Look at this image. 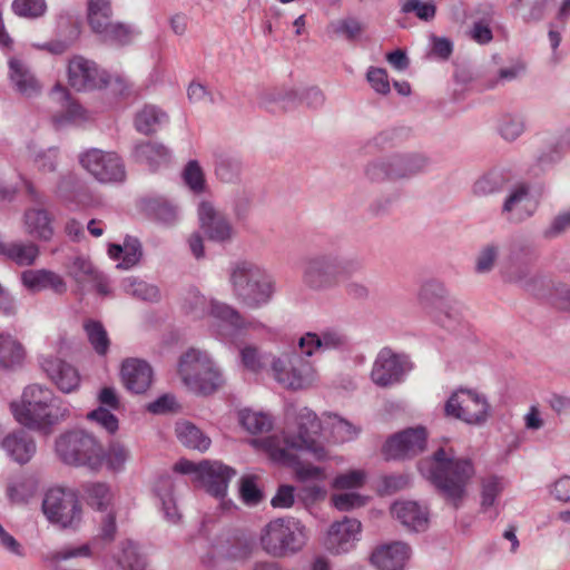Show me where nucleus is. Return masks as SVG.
Wrapping results in <instances>:
<instances>
[{
    "label": "nucleus",
    "mask_w": 570,
    "mask_h": 570,
    "mask_svg": "<svg viewBox=\"0 0 570 570\" xmlns=\"http://www.w3.org/2000/svg\"><path fill=\"white\" fill-rule=\"evenodd\" d=\"M1 446L6 454L19 464L28 463L37 451L33 438L23 430H16L2 438Z\"/></svg>",
    "instance_id": "27"
},
{
    "label": "nucleus",
    "mask_w": 570,
    "mask_h": 570,
    "mask_svg": "<svg viewBox=\"0 0 570 570\" xmlns=\"http://www.w3.org/2000/svg\"><path fill=\"white\" fill-rule=\"evenodd\" d=\"M356 256L343 257L332 253L308 256L303 262L302 282L312 291L323 292L336 287L341 277L350 278L363 271Z\"/></svg>",
    "instance_id": "4"
},
{
    "label": "nucleus",
    "mask_w": 570,
    "mask_h": 570,
    "mask_svg": "<svg viewBox=\"0 0 570 570\" xmlns=\"http://www.w3.org/2000/svg\"><path fill=\"white\" fill-rule=\"evenodd\" d=\"M197 214L200 228L210 240L223 243L232 239L234 229L230 222L213 203L200 202Z\"/></svg>",
    "instance_id": "20"
},
{
    "label": "nucleus",
    "mask_w": 570,
    "mask_h": 570,
    "mask_svg": "<svg viewBox=\"0 0 570 570\" xmlns=\"http://www.w3.org/2000/svg\"><path fill=\"white\" fill-rule=\"evenodd\" d=\"M209 315L220 323L226 330L227 336H235L239 331L247 327V323L240 313L232 305L212 299L209 304Z\"/></svg>",
    "instance_id": "33"
},
{
    "label": "nucleus",
    "mask_w": 570,
    "mask_h": 570,
    "mask_svg": "<svg viewBox=\"0 0 570 570\" xmlns=\"http://www.w3.org/2000/svg\"><path fill=\"white\" fill-rule=\"evenodd\" d=\"M296 421L297 432H285L284 445L275 444L273 439L265 441L269 456L275 462L293 466L296 479L301 482L323 481L326 478L323 468L303 463L294 453V451H306L316 461H326L331 458L327 449L316 439L322 431V423L307 407L299 410Z\"/></svg>",
    "instance_id": "1"
},
{
    "label": "nucleus",
    "mask_w": 570,
    "mask_h": 570,
    "mask_svg": "<svg viewBox=\"0 0 570 570\" xmlns=\"http://www.w3.org/2000/svg\"><path fill=\"white\" fill-rule=\"evenodd\" d=\"M412 368L413 364L406 354L383 347L375 356L370 377L375 385L387 389L403 382Z\"/></svg>",
    "instance_id": "14"
},
{
    "label": "nucleus",
    "mask_w": 570,
    "mask_h": 570,
    "mask_svg": "<svg viewBox=\"0 0 570 570\" xmlns=\"http://www.w3.org/2000/svg\"><path fill=\"white\" fill-rule=\"evenodd\" d=\"M236 471L218 461H202L200 474L198 481L206 489V491L216 497L224 498L227 492L228 483Z\"/></svg>",
    "instance_id": "21"
},
{
    "label": "nucleus",
    "mask_w": 570,
    "mask_h": 570,
    "mask_svg": "<svg viewBox=\"0 0 570 570\" xmlns=\"http://www.w3.org/2000/svg\"><path fill=\"white\" fill-rule=\"evenodd\" d=\"M499 254L500 246L495 243H489L482 246L475 257V272L478 274L490 273L499 258Z\"/></svg>",
    "instance_id": "53"
},
{
    "label": "nucleus",
    "mask_w": 570,
    "mask_h": 570,
    "mask_svg": "<svg viewBox=\"0 0 570 570\" xmlns=\"http://www.w3.org/2000/svg\"><path fill=\"white\" fill-rule=\"evenodd\" d=\"M9 78L14 89L27 98L36 97L41 91L39 81L20 59L11 58L9 60Z\"/></svg>",
    "instance_id": "32"
},
{
    "label": "nucleus",
    "mask_w": 570,
    "mask_h": 570,
    "mask_svg": "<svg viewBox=\"0 0 570 570\" xmlns=\"http://www.w3.org/2000/svg\"><path fill=\"white\" fill-rule=\"evenodd\" d=\"M539 207V199L531 193L527 183L513 185L505 196L501 215L513 225L521 224L531 218Z\"/></svg>",
    "instance_id": "16"
},
{
    "label": "nucleus",
    "mask_w": 570,
    "mask_h": 570,
    "mask_svg": "<svg viewBox=\"0 0 570 570\" xmlns=\"http://www.w3.org/2000/svg\"><path fill=\"white\" fill-rule=\"evenodd\" d=\"M366 473L363 470H350L337 474L332 481V488L336 490H356L364 485Z\"/></svg>",
    "instance_id": "55"
},
{
    "label": "nucleus",
    "mask_w": 570,
    "mask_h": 570,
    "mask_svg": "<svg viewBox=\"0 0 570 570\" xmlns=\"http://www.w3.org/2000/svg\"><path fill=\"white\" fill-rule=\"evenodd\" d=\"M87 419L97 423L100 428L106 430L109 434H115L119 429V422L116 415L110 410L99 406L87 414Z\"/></svg>",
    "instance_id": "60"
},
{
    "label": "nucleus",
    "mask_w": 570,
    "mask_h": 570,
    "mask_svg": "<svg viewBox=\"0 0 570 570\" xmlns=\"http://www.w3.org/2000/svg\"><path fill=\"white\" fill-rule=\"evenodd\" d=\"M570 229V209L559 213L542 232L547 239H552L561 236Z\"/></svg>",
    "instance_id": "64"
},
{
    "label": "nucleus",
    "mask_w": 570,
    "mask_h": 570,
    "mask_svg": "<svg viewBox=\"0 0 570 570\" xmlns=\"http://www.w3.org/2000/svg\"><path fill=\"white\" fill-rule=\"evenodd\" d=\"M498 131L507 141L517 140L525 131V120L520 114H504L499 118Z\"/></svg>",
    "instance_id": "47"
},
{
    "label": "nucleus",
    "mask_w": 570,
    "mask_h": 570,
    "mask_svg": "<svg viewBox=\"0 0 570 570\" xmlns=\"http://www.w3.org/2000/svg\"><path fill=\"white\" fill-rule=\"evenodd\" d=\"M503 490V484L500 478L498 476H489L482 480V490H481V507L482 509H488L493 507L498 495Z\"/></svg>",
    "instance_id": "61"
},
{
    "label": "nucleus",
    "mask_w": 570,
    "mask_h": 570,
    "mask_svg": "<svg viewBox=\"0 0 570 570\" xmlns=\"http://www.w3.org/2000/svg\"><path fill=\"white\" fill-rule=\"evenodd\" d=\"M137 163L148 166L153 171L170 163L171 151L158 141H141L135 145L132 151Z\"/></svg>",
    "instance_id": "30"
},
{
    "label": "nucleus",
    "mask_w": 570,
    "mask_h": 570,
    "mask_svg": "<svg viewBox=\"0 0 570 570\" xmlns=\"http://www.w3.org/2000/svg\"><path fill=\"white\" fill-rule=\"evenodd\" d=\"M176 435L181 444L189 449L204 452L210 446V439L196 425L189 422H181L176 425Z\"/></svg>",
    "instance_id": "40"
},
{
    "label": "nucleus",
    "mask_w": 570,
    "mask_h": 570,
    "mask_svg": "<svg viewBox=\"0 0 570 570\" xmlns=\"http://www.w3.org/2000/svg\"><path fill=\"white\" fill-rule=\"evenodd\" d=\"M428 166L429 158L423 154H394L368 163L365 175L372 181L409 179Z\"/></svg>",
    "instance_id": "9"
},
{
    "label": "nucleus",
    "mask_w": 570,
    "mask_h": 570,
    "mask_svg": "<svg viewBox=\"0 0 570 570\" xmlns=\"http://www.w3.org/2000/svg\"><path fill=\"white\" fill-rule=\"evenodd\" d=\"M59 459L71 466L101 470V442L86 430H71L59 435L55 443Z\"/></svg>",
    "instance_id": "7"
},
{
    "label": "nucleus",
    "mask_w": 570,
    "mask_h": 570,
    "mask_svg": "<svg viewBox=\"0 0 570 570\" xmlns=\"http://www.w3.org/2000/svg\"><path fill=\"white\" fill-rule=\"evenodd\" d=\"M0 256L19 267L33 266L40 256L39 246L32 240H3L0 237Z\"/></svg>",
    "instance_id": "26"
},
{
    "label": "nucleus",
    "mask_w": 570,
    "mask_h": 570,
    "mask_svg": "<svg viewBox=\"0 0 570 570\" xmlns=\"http://www.w3.org/2000/svg\"><path fill=\"white\" fill-rule=\"evenodd\" d=\"M83 327L92 348L99 355H105L110 341L104 325L98 321L90 320L85 323Z\"/></svg>",
    "instance_id": "49"
},
{
    "label": "nucleus",
    "mask_w": 570,
    "mask_h": 570,
    "mask_svg": "<svg viewBox=\"0 0 570 570\" xmlns=\"http://www.w3.org/2000/svg\"><path fill=\"white\" fill-rule=\"evenodd\" d=\"M16 421L32 431H48L69 416V410L57 403L52 391L40 384L24 387L20 401L10 404Z\"/></svg>",
    "instance_id": "3"
},
{
    "label": "nucleus",
    "mask_w": 570,
    "mask_h": 570,
    "mask_svg": "<svg viewBox=\"0 0 570 570\" xmlns=\"http://www.w3.org/2000/svg\"><path fill=\"white\" fill-rule=\"evenodd\" d=\"M363 24L352 17L333 21L328 26L330 32L337 37H344L348 41L357 39L363 32Z\"/></svg>",
    "instance_id": "51"
},
{
    "label": "nucleus",
    "mask_w": 570,
    "mask_h": 570,
    "mask_svg": "<svg viewBox=\"0 0 570 570\" xmlns=\"http://www.w3.org/2000/svg\"><path fill=\"white\" fill-rule=\"evenodd\" d=\"M87 503L99 511H105L112 501L110 487L105 482H91L85 485Z\"/></svg>",
    "instance_id": "46"
},
{
    "label": "nucleus",
    "mask_w": 570,
    "mask_h": 570,
    "mask_svg": "<svg viewBox=\"0 0 570 570\" xmlns=\"http://www.w3.org/2000/svg\"><path fill=\"white\" fill-rule=\"evenodd\" d=\"M130 459V451L119 442H111L107 450L101 444V468L111 472H121Z\"/></svg>",
    "instance_id": "41"
},
{
    "label": "nucleus",
    "mask_w": 570,
    "mask_h": 570,
    "mask_svg": "<svg viewBox=\"0 0 570 570\" xmlns=\"http://www.w3.org/2000/svg\"><path fill=\"white\" fill-rule=\"evenodd\" d=\"M502 188L501 178L495 174H488L479 178L473 185V194L480 197L499 193Z\"/></svg>",
    "instance_id": "63"
},
{
    "label": "nucleus",
    "mask_w": 570,
    "mask_h": 570,
    "mask_svg": "<svg viewBox=\"0 0 570 570\" xmlns=\"http://www.w3.org/2000/svg\"><path fill=\"white\" fill-rule=\"evenodd\" d=\"M444 413L469 425H484L491 416L487 396L472 389L459 387L444 404Z\"/></svg>",
    "instance_id": "10"
},
{
    "label": "nucleus",
    "mask_w": 570,
    "mask_h": 570,
    "mask_svg": "<svg viewBox=\"0 0 570 570\" xmlns=\"http://www.w3.org/2000/svg\"><path fill=\"white\" fill-rule=\"evenodd\" d=\"M178 373L190 391L204 395L215 392L224 383L220 371L210 357L195 348L181 355Z\"/></svg>",
    "instance_id": "8"
},
{
    "label": "nucleus",
    "mask_w": 570,
    "mask_h": 570,
    "mask_svg": "<svg viewBox=\"0 0 570 570\" xmlns=\"http://www.w3.org/2000/svg\"><path fill=\"white\" fill-rule=\"evenodd\" d=\"M51 96L55 100L61 102L63 107H66L65 116L62 119H58L59 122L73 121L83 118L85 110L80 105L70 101L69 92L65 87L56 85L51 91Z\"/></svg>",
    "instance_id": "50"
},
{
    "label": "nucleus",
    "mask_w": 570,
    "mask_h": 570,
    "mask_svg": "<svg viewBox=\"0 0 570 570\" xmlns=\"http://www.w3.org/2000/svg\"><path fill=\"white\" fill-rule=\"evenodd\" d=\"M108 255L112 259L121 258V262L117 264V268L129 269L136 266L141 259V244L137 238L128 236L125 238L122 245H109Z\"/></svg>",
    "instance_id": "36"
},
{
    "label": "nucleus",
    "mask_w": 570,
    "mask_h": 570,
    "mask_svg": "<svg viewBox=\"0 0 570 570\" xmlns=\"http://www.w3.org/2000/svg\"><path fill=\"white\" fill-rule=\"evenodd\" d=\"M169 117L166 111L156 105H145L139 109L134 119L136 130L142 135L155 134L163 125L167 124Z\"/></svg>",
    "instance_id": "35"
},
{
    "label": "nucleus",
    "mask_w": 570,
    "mask_h": 570,
    "mask_svg": "<svg viewBox=\"0 0 570 570\" xmlns=\"http://www.w3.org/2000/svg\"><path fill=\"white\" fill-rule=\"evenodd\" d=\"M184 183L195 194H202L206 190L205 174L197 160H189L183 171Z\"/></svg>",
    "instance_id": "52"
},
{
    "label": "nucleus",
    "mask_w": 570,
    "mask_h": 570,
    "mask_svg": "<svg viewBox=\"0 0 570 570\" xmlns=\"http://www.w3.org/2000/svg\"><path fill=\"white\" fill-rule=\"evenodd\" d=\"M41 365L61 392L71 393L79 387L80 374L73 365L57 357L45 358Z\"/></svg>",
    "instance_id": "23"
},
{
    "label": "nucleus",
    "mask_w": 570,
    "mask_h": 570,
    "mask_svg": "<svg viewBox=\"0 0 570 570\" xmlns=\"http://www.w3.org/2000/svg\"><path fill=\"white\" fill-rule=\"evenodd\" d=\"M68 82L78 91L100 89L109 83V75L95 61L73 56L68 63Z\"/></svg>",
    "instance_id": "18"
},
{
    "label": "nucleus",
    "mask_w": 570,
    "mask_h": 570,
    "mask_svg": "<svg viewBox=\"0 0 570 570\" xmlns=\"http://www.w3.org/2000/svg\"><path fill=\"white\" fill-rule=\"evenodd\" d=\"M20 279L22 285L33 293L51 289L62 295L67 292V284L62 276L50 269H26L21 273Z\"/></svg>",
    "instance_id": "25"
},
{
    "label": "nucleus",
    "mask_w": 570,
    "mask_h": 570,
    "mask_svg": "<svg viewBox=\"0 0 570 570\" xmlns=\"http://www.w3.org/2000/svg\"><path fill=\"white\" fill-rule=\"evenodd\" d=\"M126 294L146 302H157L160 293L157 286L149 284L137 277H127L121 283Z\"/></svg>",
    "instance_id": "43"
},
{
    "label": "nucleus",
    "mask_w": 570,
    "mask_h": 570,
    "mask_svg": "<svg viewBox=\"0 0 570 570\" xmlns=\"http://www.w3.org/2000/svg\"><path fill=\"white\" fill-rule=\"evenodd\" d=\"M411 554L407 543L395 541L376 548L371 554V562L379 570H402Z\"/></svg>",
    "instance_id": "22"
},
{
    "label": "nucleus",
    "mask_w": 570,
    "mask_h": 570,
    "mask_svg": "<svg viewBox=\"0 0 570 570\" xmlns=\"http://www.w3.org/2000/svg\"><path fill=\"white\" fill-rule=\"evenodd\" d=\"M401 12L414 13L420 20L431 21L436 13V7L433 2H422L421 0H402Z\"/></svg>",
    "instance_id": "57"
},
{
    "label": "nucleus",
    "mask_w": 570,
    "mask_h": 570,
    "mask_svg": "<svg viewBox=\"0 0 570 570\" xmlns=\"http://www.w3.org/2000/svg\"><path fill=\"white\" fill-rule=\"evenodd\" d=\"M428 432L423 426L409 428L389 438L383 446L387 460H404L424 451Z\"/></svg>",
    "instance_id": "17"
},
{
    "label": "nucleus",
    "mask_w": 570,
    "mask_h": 570,
    "mask_svg": "<svg viewBox=\"0 0 570 570\" xmlns=\"http://www.w3.org/2000/svg\"><path fill=\"white\" fill-rule=\"evenodd\" d=\"M174 483L169 476H161L157 481L156 492L163 505L164 515L170 523H177L180 514L173 498Z\"/></svg>",
    "instance_id": "42"
},
{
    "label": "nucleus",
    "mask_w": 570,
    "mask_h": 570,
    "mask_svg": "<svg viewBox=\"0 0 570 570\" xmlns=\"http://www.w3.org/2000/svg\"><path fill=\"white\" fill-rule=\"evenodd\" d=\"M53 219L43 208H29L23 214V229L31 238L49 242L55 235Z\"/></svg>",
    "instance_id": "29"
},
{
    "label": "nucleus",
    "mask_w": 570,
    "mask_h": 570,
    "mask_svg": "<svg viewBox=\"0 0 570 570\" xmlns=\"http://www.w3.org/2000/svg\"><path fill=\"white\" fill-rule=\"evenodd\" d=\"M47 3L45 0H13L12 11L22 18L36 19L45 14Z\"/></svg>",
    "instance_id": "56"
},
{
    "label": "nucleus",
    "mask_w": 570,
    "mask_h": 570,
    "mask_svg": "<svg viewBox=\"0 0 570 570\" xmlns=\"http://www.w3.org/2000/svg\"><path fill=\"white\" fill-rule=\"evenodd\" d=\"M318 337L322 351L343 350L348 345V337L340 330H325Z\"/></svg>",
    "instance_id": "62"
},
{
    "label": "nucleus",
    "mask_w": 570,
    "mask_h": 570,
    "mask_svg": "<svg viewBox=\"0 0 570 570\" xmlns=\"http://www.w3.org/2000/svg\"><path fill=\"white\" fill-rule=\"evenodd\" d=\"M153 368L139 358H128L121 366V380L126 389L132 393H145L153 382Z\"/></svg>",
    "instance_id": "24"
},
{
    "label": "nucleus",
    "mask_w": 570,
    "mask_h": 570,
    "mask_svg": "<svg viewBox=\"0 0 570 570\" xmlns=\"http://www.w3.org/2000/svg\"><path fill=\"white\" fill-rule=\"evenodd\" d=\"M134 30L130 26L122 22H112L99 36L104 41L125 45L131 40Z\"/></svg>",
    "instance_id": "58"
},
{
    "label": "nucleus",
    "mask_w": 570,
    "mask_h": 570,
    "mask_svg": "<svg viewBox=\"0 0 570 570\" xmlns=\"http://www.w3.org/2000/svg\"><path fill=\"white\" fill-rule=\"evenodd\" d=\"M146 214L164 226H174L179 219L178 207L168 199L147 198L142 203Z\"/></svg>",
    "instance_id": "37"
},
{
    "label": "nucleus",
    "mask_w": 570,
    "mask_h": 570,
    "mask_svg": "<svg viewBox=\"0 0 570 570\" xmlns=\"http://www.w3.org/2000/svg\"><path fill=\"white\" fill-rule=\"evenodd\" d=\"M79 161L100 183H121L125 180L124 163L115 153L92 148L82 153Z\"/></svg>",
    "instance_id": "15"
},
{
    "label": "nucleus",
    "mask_w": 570,
    "mask_h": 570,
    "mask_svg": "<svg viewBox=\"0 0 570 570\" xmlns=\"http://www.w3.org/2000/svg\"><path fill=\"white\" fill-rule=\"evenodd\" d=\"M239 421L243 428L252 434L268 432L273 426L269 415L252 410L240 411Z\"/></svg>",
    "instance_id": "48"
},
{
    "label": "nucleus",
    "mask_w": 570,
    "mask_h": 570,
    "mask_svg": "<svg viewBox=\"0 0 570 570\" xmlns=\"http://www.w3.org/2000/svg\"><path fill=\"white\" fill-rule=\"evenodd\" d=\"M37 492V482L29 476H20L9 482L7 495L14 504L28 502Z\"/></svg>",
    "instance_id": "45"
},
{
    "label": "nucleus",
    "mask_w": 570,
    "mask_h": 570,
    "mask_svg": "<svg viewBox=\"0 0 570 570\" xmlns=\"http://www.w3.org/2000/svg\"><path fill=\"white\" fill-rule=\"evenodd\" d=\"M362 524L357 519L343 518L331 524L326 540V549L334 554H342L351 551L360 540Z\"/></svg>",
    "instance_id": "19"
},
{
    "label": "nucleus",
    "mask_w": 570,
    "mask_h": 570,
    "mask_svg": "<svg viewBox=\"0 0 570 570\" xmlns=\"http://www.w3.org/2000/svg\"><path fill=\"white\" fill-rule=\"evenodd\" d=\"M391 512L410 531L419 532L428 528V511L414 501L395 502Z\"/></svg>",
    "instance_id": "31"
},
{
    "label": "nucleus",
    "mask_w": 570,
    "mask_h": 570,
    "mask_svg": "<svg viewBox=\"0 0 570 570\" xmlns=\"http://www.w3.org/2000/svg\"><path fill=\"white\" fill-rule=\"evenodd\" d=\"M253 548V542L243 533L222 534L213 546L215 554L232 560L248 558Z\"/></svg>",
    "instance_id": "28"
},
{
    "label": "nucleus",
    "mask_w": 570,
    "mask_h": 570,
    "mask_svg": "<svg viewBox=\"0 0 570 570\" xmlns=\"http://www.w3.org/2000/svg\"><path fill=\"white\" fill-rule=\"evenodd\" d=\"M243 173L242 159L232 154L220 153L216 156L215 176L224 184H236Z\"/></svg>",
    "instance_id": "38"
},
{
    "label": "nucleus",
    "mask_w": 570,
    "mask_h": 570,
    "mask_svg": "<svg viewBox=\"0 0 570 570\" xmlns=\"http://www.w3.org/2000/svg\"><path fill=\"white\" fill-rule=\"evenodd\" d=\"M533 262L534 252L530 245L512 243L508 259L500 269L503 282L525 291H532L538 281V276L532 268Z\"/></svg>",
    "instance_id": "13"
},
{
    "label": "nucleus",
    "mask_w": 570,
    "mask_h": 570,
    "mask_svg": "<svg viewBox=\"0 0 570 570\" xmlns=\"http://www.w3.org/2000/svg\"><path fill=\"white\" fill-rule=\"evenodd\" d=\"M307 540L306 527L301 520L293 517L271 520L264 525L259 534L262 549L275 558L299 552Z\"/></svg>",
    "instance_id": "6"
},
{
    "label": "nucleus",
    "mask_w": 570,
    "mask_h": 570,
    "mask_svg": "<svg viewBox=\"0 0 570 570\" xmlns=\"http://www.w3.org/2000/svg\"><path fill=\"white\" fill-rule=\"evenodd\" d=\"M229 284L235 298L250 308L267 304L274 293V281L264 268L249 261L229 267Z\"/></svg>",
    "instance_id": "5"
},
{
    "label": "nucleus",
    "mask_w": 570,
    "mask_h": 570,
    "mask_svg": "<svg viewBox=\"0 0 570 570\" xmlns=\"http://www.w3.org/2000/svg\"><path fill=\"white\" fill-rule=\"evenodd\" d=\"M421 474L443 499L458 509L466 497V488L475 474L470 459L454 458L452 450L440 448L419 463Z\"/></svg>",
    "instance_id": "2"
},
{
    "label": "nucleus",
    "mask_w": 570,
    "mask_h": 570,
    "mask_svg": "<svg viewBox=\"0 0 570 570\" xmlns=\"http://www.w3.org/2000/svg\"><path fill=\"white\" fill-rule=\"evenodd\" d=\"M275 381L292 391L305 390L316 381V371L308 358L297 352L283 353L271 365Z\"/></svg>",
    "instance_id": "11"
},
{
    "label": "nucleus",
    "mask_w": 570,
    "mask_h": 570,
    "mask_svg": "<svg viewBox=\"0 0 570 570\" xmlns=\"http://www.w3.org/2000/svg\"><path fill=\"white\" fill-rule=\"evenodd\" d=\"M328 419L331 420V431L335 442H348L356 439L358 435L360 429L353 425L351 422L337 415H328Z\"/></svg>",
    "instance_id": "54"
},
{
    "label": "nucleus",
    "mask_w": 570,
    "mask_h": 570,
    "mask_svg": "<svg viewBox=\"0 0 570 570\" xmlns=\"http://www.w3.org/2000/svg\"><path fill=\"white\" fill-rule=\"evenodd\" d=\"M42 511L47 519L60 528H76L81 522L82 509L75 491L51 488L42 501Z\"/></svg>",
    "instance_id": "12"
},
{
    "label": "nucleus",
    "mask_w": 570,
    "mask_h": 570,
    "mask_svg": "<svg viewBox=\"0 0 570 570\" xmlns=\"http://www.w3.org/2000/svg\"><path fill=\"white\" fill-rule=\"evenodd\" d=\"M433 318L444 328L453 330L462 321V306L455 301L439 298L426 304Z\"/></svg>",
    "instance_id": "34"
},
{
    "label": "nucleus",
    "mask_w": 570,
    "mask_h": 570,
    "mask_svg": "<svg viewBox=\"0 0 570 570\" xmlns=\"http://www.w3.org/2000/svg\"><path fill=\"white\" fill-rule=\"evenodd\" d=\"M24 356V348L17 338L0 334V367L13 370L23 363Z\"/></svg>",
    "instance_id": "39"
},
{
    "label": "nucleus",
    "mask_w": 570,
    "mask_h": 570,
    "mask_svg": "<svg viewBox=\"0 0 570 570\" xmlns=\"http://www.w3.org/2000/svg\"><path fill=\"white\" fill-rule=\"evenodd\" d=\"M98 273L92 263L81 256L76 257L68 267V275L77 283L81 293Z\"/></svg>",
    "instance_id": "44"
},
{
    "label": "nucleus",
    "mask_w": 570,
    "mask_h": 570,
    "mask_svg": "<svg viewBox=\"0 0 570 570\" xmlns=\"http://www.w3.org/2000/svg\"><path fill=\"white\" fill-rule=\"evenodd\" d=\"M366 501V497L361 495L354 491L335 493L331 497L333 507L338 511H351L353 509L364 507Z\"/></svg>",
    "instance_id": "59"
}]
</instances>
